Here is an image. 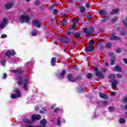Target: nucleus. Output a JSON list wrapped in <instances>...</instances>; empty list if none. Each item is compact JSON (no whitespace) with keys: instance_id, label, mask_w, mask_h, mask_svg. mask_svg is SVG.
I'll return each instance as SVG.
<instances>
[{"instance_id":"49","label":"nucleus","mask_w":127,"mask_h":127,"mask_svg":"<svg viewBox=\"0 0 127 127\" xmlns=\"http://www.w3.org/2000/svg\"><path fill=\"white\" fill-rule=\"evenodd\" d=\"M6 77H7V74H6V73H4L3 79H6Z\"/></svg>"},{"instance_id":"30","label":"nucleus","mask_w":127,"mask_h":127,"mask_svg":"<svg viewBox=\"0 0 127 127\" xmlns=\"http://www.w3.org/2000/svg\"><path fill=\"white\" fill-rule=\"evenodd\" d=\"M77 27H76V24H73V25L71 26V27L70 28V30H72V29H74L76 30Z\"/></svg>"},{"instance_id":"62","label":"nucleus","mask_w":127,"mask_h":127,"mask_svg":"<svg viewBox=\"0 0 127 127\" xmlns=\"http://www.w3.org/2000/svg\"><path fill=\"white\" fill-rule=\"evenodd\" d=\"M110 56H113V55H114V53H111L110 54H109Z\"/></svg>"},{"instance_id":"9","label":"nucleus","mask_w":127,"mask_h":127,"mask_svg":"<svg viewBox=\"0 0 127 127\" xmlns=\"http://www.w3.org/2000/svg\"><path fill=\"white\" fill-rule=\"evenodd\" d=\"M110 82L111 83V86L113 87V88H117V85L118 84V80H111L110 81Z\"/></svg>"},{"instance_id":"40","label":"nucleus","mask_w":127,"mask_h":127,"mask_svg":"<svg viewBox=\"0 0 127 127\" xmlns=\"http://www.w3.org/2000/svg\"><path fill=\"white\" fill-rule=\"evenodd\" d=\"M53 13L54 14H57L58 13V10H57V9H55L53 11Z\"/></svg>"},{"instance_id":"4","label":"nucleus","mask_w":127,"mask_h":127,"mask_svg":"<svg viewBox=\"0 0 127 127\" xmlns=\"http://www.w3.org/2000/svg\"><path fill=\"white\" fill-rule=\"evenodd\" d=\"M83 32L86 33L88 35H92L94 33V28L90 27L88 28H85L83 29Z\"/></svg>"},{"instance_id":"46","label":"nucleus","mask_w":127,"mask_h":127,"mask_svg":"<svg viewBox=\"0 0 127 127\" xmlns=\"http://www.w3.org/2000/svg\"><path fill=\"white\" fill-rule=\"evenodd\" d=\"M117 52L118 53H120V52H122V50H121L120 48H117Z\"/></svg>"},{"instance_id":"45","label":"nucleus","mask_w":127,"mask_h":127,"mask_svg":"<svg viewBox=\"0 0 127 127\" xmlns=\"http://www.w3.org/2000/svg\"><path fill=\"white\" fill-rule=\"evenodd\" d=\"M101 72H102V73H105V72H107V69H106L105 68H103L101 69Z\"/></svg>"},{"instance_id":"27","label":"nucleus","mask_w":127,"mask_h":127,"mask_svg":"<svg viewBox=\"0 0 127 127\" xmlns=\"http://www.w3.org/2000/svg\"><path fill=\"white\" fill-rule=\"evenodd\" d=\"M118 12H119V9H116L113 10L111 11V14H116V13H118Z\"/></svg>"},{"instance_id":"59","label":"nucleus","mask_w":127,"mask_h":127,"mask_svg":"<svg viewBox=\"0 0 127 127\" xmlns=\"http://www.w3.org/2000/svg\"><path fill=\"white\" fill-rule=\"evenodd\" d=\"M67 35H71V32L70 31H68L67 33H66Z\"/></svg>"},{"instance_id":"44","label":"nucleus","mask_w":127,"mask_h":127,"mask_svg":"<svg viewBox=\"0 0 127 127\" xmlns=\"http://www.w3.org/2000/svg\"><path fill=\"white\" fill-rule=\"evenodd\" d=\"M118 20V17H115L112 19L113 22H115Z\"/></svg>"},{"instance_id":"31","label":"nucleus","mask_w":127,"mask_h":127,"mask_svg":"<svg viewBox=\"0 0 127 127\" xmlns=\"http://www.w3.org/2000/svg\"><path fill=\"white\" fill-rule=\"evenodd\" d=\"M106 48H111L112 47V43L109 42L106 43Z\"/></svg>"},{"instance_id":"36","label":"nucleus","mask_w":127,"mask_h":127,"mask_svg":"<svg viewBox=\"0 0 127 127\" xmlns=\"http://www.w3.org/2000/svg\"><path fill=\"white\" fill-rule=\"evenodd\" d=\"M92 77H93V74L92 73H88L87 75V77L88 78V79H91V78H92Z\"/></svg>"},{"instance_id":"20","label":"nucleus","mask_w":127,"mask_h":127,"mask_svg":"<svg viewBox=\"0 0 127 127\" xmlns=\"http://www.w3.org/2000/svg\"><path fill=\"white\" fill-rule=\"evenodd\" d=\"M66 72L65 71V70H63L61 74H60L59 75H58V78L59 79H63L64 77V75H65Z\"/></svg>"},{"instance_id":"43","label":"nucleus","mask_w":127,"mask_h":127,"mask_svg":"<svg viewBox=\"0 0 127 127\" xmlns=\"http://www.w3.org/2000/svg\"><path fill=\"white\" fill-rule=\"evenodd\" d=\"M123 102L127 103V97H125L123 98Z\"/></svg>"},{"instance_id":"15","label":"nucleus","mask_w":127,"mask_h":127,"mask_svg":"<svg viewBox=\"0 0 127 127\" xmlns=\"http://www.w3.org/2000/svg\"><path fill=\"white\" fill-rule=\"evenodd\" d=\"M41 127H46V124H47V121L46 119H44L41 121Z\"/></svg>"},{"instance_id":"38","label":"nucleus","mask_w":127,"mask_h":127,"mask_svg":"<svg viewBox=\"0 0 127 127\" xmlns=\"http://www.w3.org/2000/svg\"><path fill=\"white\" fill-rule=\"evenodd\" d=\"M40 3V2L39 1V0H37L35 1V5H38Z\"/></svg>"},{"instance_id":"11","label":"nucleus","mask_w":127,"mask_h":127,"mask_svg":"<svg viewBox=\"0 0 127 127\" xmlns=\"http://www.w3.org/2000/svg\"><path fill=\"white\" fill-rule=\"evenodd\" d=\"M15 53V52L14 50L11 51L10 52L9 51H7V52H5V54L7 57H9L10 58V56L14 55Z\"/></svg>"},{"instance_id":"13","label":"nucleus","mask_w":127,"mask_h":127,"mask_svg":"<svg viewBox=\"0 0 127 127\" xmlns=\"http://www.w3.org/2000/svg\"><path fill=\"white\" fill-rule=\"evenodd\" d=\"M14 4V1L11 2L10 3H7L5 4V6L7 9H9L12 7V6Z\"/></svg>"},{"instance_id":"21","label":"nucleus","mask_w":127,"mask_h":127,"mask_svg":"<svg viewBox=\"0 0 127 127\" xmlns=\"http://www.w3.org/2000/svg\"><path fill=\"white\" fill-rule=\"evenodd\" d=\"M107 12L106 9H101L99 10V13L101 14V15L107 14Z\"/></svg>"},{"instance_id":"19","label":"nucleus","mask_w":127,"mask_h":127,"mask_svg":"<svg viewBox=\"0 0 127 127\" xmlns=\"http://www.w3.org/2000/svg\"><path fill=\"white\" fill-rule=\"evenodd\" d=\"M56 64V58H52L51 60V65L53 67H54Z\"/></svg>"},{"instance_id":"25","label":"nucleus","mask_w":127,"mask_h":127,"mask_svg":"<svg viewBox=\"0 0 127 127\" xmlns=\"http://www.w3.org/2000/svg\"><path fill=\"white\" fill-rule=\"evenodd\" d=\"M99 97L102 98V99H106V98H107V95L104 93H99Z\"/></svg>"},{"instance_id":"48","label":"nucleus","mask_w":127,"mask_h":127,"mask_svg":"<svg viewBox=\"0 0 127 127\" xmlns=\"http://www.w3.org/2000/svg\"><path fill=\"white\" fill-rule=\"evenodd\" d=\"M84 88H81V87L78 88L79 92H81V91H84Z\"/></svg>"},{"instance_id":"35","label":"nucleus","mask_w":127,"mask_h":127,"mask_svg":"<svg viewBox=\"0 0 127 127\" xmlns=\"http://www.w3.org/2000/svg\"><path fill=\"white\" fill-rule=\"evenodd\" d=\"M61 24L62 25H65V24H67V21L66 20L61 21Z\"/></svg>"},{"instance_id":"42","label":"nucleus","mask_w":127,"mask_h":127,"mask_svg":"<svg viewBox=\"0 0 127 127\" xmlns=\"http://www.w3.org/2000/svg\"><path fill=\"white\" fill-rule=\"evenodd\" d=\"M7 37V35L6 34H3L1 35V38H6Z\"/></svg>"},{"instance_id":"14","label":"nucleus","mask_w":127,"mask_h":127,"mask_svg":"<svg viewBox=\"0 0 127 127\" xmlns=\"http://www.w3.org/2000/svg\"><path fill=\"white\" fill-rule=\"evenodd\" d=\"M111 40L115 41V40H121V37L115 35H112L110 37Z\"/></svg>"},{"instance_id":"34","label":"nucleus","mask_w":127,"mask_h":127,"mask_svg":"<svg viewBox=\"0 0 127 127\" xmlns=\"http://www.w3.org/2000/svg\"><path fill=\"white\" fill-rule=\"evenodd\" d=\"M72 21L73 24H76L78 23V21H77L76 18H73L72 19Z\"/></svg>"},{"instance_id":"57","label":"nucleus","mask_w":127,"mask_h":127,"mask_svg":"<svg viewBox=\"0 0 127 127\" xmlns=\"http://www.w3.org/2000/svg\"><path fill=\"white\" fill-rule=\"evenodd\" d=\"M56 106L55 105H52L51 107V110H53L54 109V108H55Z\"/></svg>"},{"instance_id":"26","label":"nucleus","mask_w":127,"mask_h":127,"mask_svg":"<svg viewBox=\"0 0 127 127\" xmlns=\"http://www.w3.org/2000/svg\"><path fill=\"white\" fill-rule=\"evenodd\" d=\"M42 110V111H41V110L39 111L40 114H45V113H46V108L43 107Z\"/></svg>"},{"instance_id":"33","label":"nucleus","mask_w":127,"mask_h":127,"mask_svg":"<svg viewBox=\"0 0 127 127\" xmlns=\"http://www.w3.org/2000/svg\"><path fill=\"white\" fill-rule=\"evenodd\" d=\"M32 35H33V36H36L37 35V31L33 30L32 31Z\"/></svg>"},{"instance_id":"39","label":"nucleus","mask_w":127,"mask_h":127,"mask_svg":"<svg viewBox=\"0 0 127 127\" xmlns=\"http://www.w3.org/2000/svg\"><path fill=\"white\" fill-rule=\"evenodd\" d=\"M5 63L6 62L4 61H2L1 62V64L2 65V66H5Z\"/></svg>"},{"instance_id":"47","label":"nucleus","mask_w":127,"mask_h":127,"mask_svg":"<svg viewBox=\"0 0 127 127\" xmlns=\"http://www.w3.org/2000/svg\"><path fill=\"white\" fill-rule=\"evenodd\" d=\"M94 43H95V41L93 40L89 41V44H94Z\"/></svg>"},{"instance_id":"2","label":"nucleus","mask_w":127,"mask_h":127,"mask_svg":"<svg viewBox=\"0 0 127 127\" xmlns=\"http://www.w3.org/2000/svg\"><path fill=\"white\" fill-rule=\"evenodd\" d=\"M30 21V17H29V15L27 13H25L21 15L20 17V22L21 23L25 22L26 23H28Z\"/></svg>"},{"instance_id":"12","label":"nucleus","mask_w":127,"mask_h":127,"mask_svg":"<svg viewBox=\"0 0 127 127\" xmlns=\"http://www.w3.org/2000/svg\"><path fill=\"white\" fill-rule=\"evenodd\" d=\"M67 79L69 80V81H70V82H76V78H75L74 76L71 74L68 75Z\"/></svg>"},{"instance_id":"50","label":"nucleus","mask_w":127,"mask_h":127,"mask_svg":"<svg viewBox=\"0 0 127 127\" xmlns=\"http://www.w3.org/2000/svg\"><path fill=\"white\" fill-rule=\"evenodd\" d=\"M109 111H110V112H112V111H113V110H114V108H113V107L110 106L109 107Z\"/></svg>"},{"instance_id":"28","label":"nucleus","mask_w":127,"mask_h":127,"mask_svg":"<svg viewBox=\"0 0 127 127\" xmlns=\"http://www.w3.org/2000/svg\"><path fill=\"white\" fill-rule=\"evenodd\" d=\"M120 124H125L126 123V119L124 118H121L119 120Z\"/></svg>"},{"instance_id":"61","label":"nucleus","mask_w":127,"mask_h":127,"mask_svg":"<svg viewBox=\"0 0 127 127\" xmlns=\"http://www.w3.org/2000/svg\"><path fill=\"white\" fill-rule=\"evenodd\" d=\"M53 7H54V5H52L49 7L50 9H52V8H53Z\"/></svg>"},{"instance_id":"23","label":"nucleus","mask_w":127,"mask_h":127,"mask_svg":"<svg viewBox=\"0 0 127 127\" xmlns=\"http://www.w3.org/2000/svg\"><path fill=\"white\" fill-rule=\"evenodd\" d=\"M116 61V59L115 58V57H112V58H111V60H110V63L111 64V65H114V64H115V63Z\"/></svg>"},{"instance_id":"22","label":"nucleus","mask_w":127,"mask_h":127,"mask_svg":"<svg viewBox=\"0 0 127 127\" xmlns=\"http://www.w3.org/2000/svg\"><path fill=\"white\" fill-rule=\"evenodd\" d=\"M79 10L81 13H83L86 11V8L83 6H79Z\"/></svg>"},{"instance_id":"58","label":"nucleus","mask_w":127,"mask_h":127,"mask_svg":"<svg viewBox=\"0 0 127 127\" xmlns=\"http://www.w3.org/2000/svg\"><path fill=\"white\" fill-rule=\"evenodd\" d=\"M26 127H35V126L28 125L26 126Z\"/></svg>"},{"instance_id":"60","label":"nucleus","mask_w":127,"mask_h":127,"mask_svg":"<svg viewBox=\"0 0 127 127\" xmlns=\"http://www.w3.org/2000/svg\"><path fill=\"white\" fill-rule=\"evenodd\" d=\"M116 94H117V93L116 92H112V95H113V96H116Z\"/></svg>"},{"instance_id":"24","label":"nucleus","mask_w":127,"mask_h":127,"mask_svg":"<svg viewBox=\"0 0 127 127\" xmlns=\"http://www.w3.org/2000/svg\"><path fill=\"white\" fill-rule=\"evenodd\" d=\"M12 73H14V74L16 73H20V74H21V73H23L22 70H19V69H15V70H12L11 71Z\"/></svg>"},{"instance_id":"63","label":"nucleus","mask_w":127,"mask_h":127,"mask_svg":"<svg viewBox=\"0 0 127 127\" xmlns=\"http://www.w3.org/2000/svg\"><path fill=\"white\" fill-rule=\"evenodd\" d=\"M106 66H109V63H105Z\"/></svg>"},{"instance_id":"32","label":"nucleus","mask_w":127,"mask_h":127,"mask_svg":"<svg viewBox=\"0 0 127 127\" xmlns=\"http://www.w3.org/2000/svg\"><path fill=\"white\" fill-rule=\"evenodd\" d=\"M116 78V75L115 74H109V79H115Z\"/></svg>"},{"instance_id":"5","label":"nucleus","mask_w":127,"mask_h":127,"mask_svg":"<svg viewBox=\"0 0 127 127\" xmlns=\"http://www.w3.org/2000/svg\"><path fill=\"white\" fill-rule=\"evenodd\" d=\"M7 23H8V20H7V18H4L0 24V28H4Z\"/></svg>"},{"instance_id":"16","label":"nucleus","mask_w":127,"mask_h":127,"mask_svg":"<svg viewBox=\"0 0 127 127\" xmlns=\"http://www.w3.org/2000/svg\"><path fill=\"white\" fill-rule=\"evenodd\" d=\"M60 40H61L62 42H64V43H69L70 42V40L68 38H61Z\"/></svg>"},{"instance_id":"8","label":"nucleus","mask_w":127,"mask_h":127,"mask_svg":"<svg viewBox=\"0 0 127 127\" xmlns=\"http://www.w3.org/2000/svg\"><path fill=\"white\" fill-rule=\"evenodd\" d=\"M86 52H93L94 51V46L90 45L85 48Z\"/></svg>"},{"instance_id":"37","label":"nucleus","mask_w":127,"mask_h":127,"mask_svg":"<svg viewBox=\"0 0 127 127\" xmlns=\"http://www.w3.org/2000/svg\"><path fill=\"white\" fill-rule=\"evenodd\" d=\"M58 126H60L61 125V119L58 118L57 120Z\"/></svg>"},{"instance_id":"54","label":"nucleus","mask_w":127,"mask_h":127,"mask_svg":"<svg viewBox=\"0 0 127 127\" xmlns=\"http://www.w3.org/2000/svg\"><path fill=\"white\" fill-rule=\"evenodd\" d=\"M102 104H103V105H108V102L107 101H103L102 102Z\"/></svg>"},{"instance_id":"51","label":"nucleus","mask_w":127,"mask_h":127,"mask_svg":"<svg viewBox=\"0 0 127 127\" xmlns=\"http://www.w3.org/2000/svg\"><path fill=\"white\" fill-rule=\"evenodd\" d=\"M122 35H123L124 36L127 35V33H126V31H125L122 32Z\"/></svg>"},{"instance_id":"29","label":"nucleus","mask_w":127,"mask_h":127,"mask_svg":"<svg viewBox=\"0 0 127 127\" xmlns=\"http://www.w3.org/2000/svg\"><path fill=\"white\" fill-rule=\"evenodd\" d=\"M74 36L76 37V38H78V37H80L81 36V33H76L73 34Z\"/></svg>"},{"instance_id":"53","label":"nucleus","mask_w":127,"mask_h":127,"mask_svg":"<svg viewBox=\"0 0 127 127\" xmlns=\"http://www.w3.org/2000/svg\"><path fill=\"white\" fill-rule=\"evenodd\" d=\"M58 111H60V110L59 109V108H56V109H55V113H57V112H58Z\"/></svg>"},{"instance_id":"6","label":"nucleus","mask_w":127,"mask_h":127,"mask_svg":"<svg viewBox=\"0 0 127 127\" xmlns=\"http://www.w3.org/2000/svg\"><path fill=\"white\" fill-rule=\"evenodd\" d=\"M94 70L96 72L95 74L97 77H98L100 79H104L105 78V74L98 71V68L95 67Z\"/></svg>"},{"instance_id":"17","label":"nucleus","mask_w":127,"mask_h":127,"mask_svg":"<svg viewBox=\"0 0 127 127\" xmlns=\"http://www.w3.org/2000/svg\"><path fill=\"white\" fill-rule=\"evenodd\" d=\"M23 123H25L26 124H33V120H29L26 118L23 119Z\"/></svg>"},{"instance_id":"52","label":"nucleus","mask_w":127,"mask_h":127,"mask_svg":"<svg viewBox=\"0 0 127 127\" xmlns=\"http://www.w3.org/2000/svg\"><path fill=\"white\" fill-rule=\"evenodd\" d=\"M117 78H122V75L120 74H117Z\"/></svg>"},{"instance_id":"1","label":"nucleus","mask_w":127,"mask_h":127,"mask_svg":"<svg viewBox=\"0 0 127 127\" xmlns=\"http://www.w3.org/2000/svg\"><path fill=\"white\" fill-rule=\"evenodd\" d=\"M23 79V76L22 75H20L18 78V85H22L23 83V88L25 91H27V84H28V79L27 77H25L24 81L22 80Z\"/></svg>"},{"instance_id":"55","label":"nucleus","mask_w":127,"mask_h":127,"mask_svg":"<svg viewBox=\"0 0 127 127\" xmlns=\"http://www.w3.org/2000/svg\"><path fill=\"white\" fill-rule=\"evenodd\" d=\"M123 61L124 63H125L126 64H127V59L125 58L123 60Z\"/></svg>"},{"instance_id":"56","label":"nucleus","mask_w":127,"mask_h":127,"mask_svg":"<svg viewBox=\"0 0 127 127\" xmlns=\"http://www.w3.org/2000/svg\"><path fill=\"white\" fill-rule=\"evenodd\" d=\"M39 110V107H36L35 108V111H36V112H37V111H38Z\"/></svg>"},{"instance_id":"7","label":"nucleus","mask_w":127,"mask_h":127,"mask_svg":"<svg viewBox=\"0 0 127 127\" xmlns=\"http://www.w3.org/2000/svg\"><path fill=\"white\" fill-rule=\"evenodd\" d=\"M41 24H42V23L38 19H36L33 21V25L37 26L38 28L40 27Z\"/></svg>"},{"instance_id":"41","label":"nucleus","mask_w":127,"mask_h":127,"mask_svg":"<svg viewBox=\"0 0 127 127\" xmlns=\"http://www.w3.org/2000/svg\"><path fill=\"white\" fill-rule=\"evenodd\" d=\"M85 6H86V7H87V8H90V4H89V3L88 2H86L85 3Z\"/></svg>"},{"instance_id":"18","label":"nucleus","mask_w":127,"mask_h":127,"mask_svg":"<svg viewBox=\"0 0 127 127\" xmlns=\"http://www.w3.org/2000/svg\"><path fill=\"white\" fill-rule=\"evenodd\" d=\"M113 71H118V72H122V70L121 67L119 65H116L113 68Z\"/></svg>"},{"instance_id":"3","label":"nucleus","mask_w":127,"mask_h":127,"mask_svg":"<svg viewBox=\"0 0 127 127\" xmlns=\"http://www.w3.org/2000/svg\"><path fill=\"white\" fill-rule=\"evenodd\" d=\"M15 92L16 94H12L11 95V99H16V98H20L21 97V93L20 91L18 88H16Z\"/></svg>"},{"instance_id":"64","label":"nucleus","mask_w":127,"mask_h":127,"mask_svg":"<svg viewBox=\"0 0 127 127\" xmlns=\"http://www.w3.org/2000/svg\"><path fill=\"white\" fill-rule=\"evenodd\" d=\"M125 109L127 110V104L125 107Z\"/></svg>"},{"instance_id":"10","label":"nucleus","mask_w":127,"mask_h":127,"mask_svg":"<svg viewBox=\"0 0 127 127\" xmlns=\"http://www.w3.org/2000/svg\"><path fill=\"white\" fill-rule=\"evenodd\" d=\"M32 119L34 123L35 120H36L37 121H39V120H41V116H40V115H35L34 114L32 116Z\"/></svg>"}]
</instances>
